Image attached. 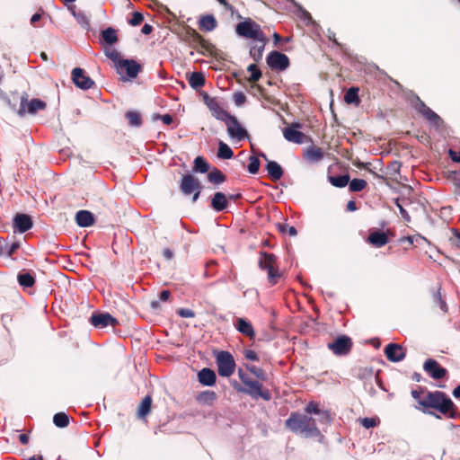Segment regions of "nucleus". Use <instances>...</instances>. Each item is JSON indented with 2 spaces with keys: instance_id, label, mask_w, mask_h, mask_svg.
<instances>
[{
  "instance_id": "nucleus-11",
  "label": "nucleus",
  "mask_w": 460,
  "mask_h": 460,
  "mask_svg": "<svg viewBox=\"0 0 460 460\" xmlns=\"http://www.w3.org/2000/svg\"><path fill=\"white\" fill-rule=\"evenodd\" d=\"M414 108L435 127L439 128L442 126V119L435 111L429 108L419 97H416Z\"/></svg>"
},
{
  "instance_id": "nucleus-41",
  "label": "nucleus",
  "mask_w": 460,
  "mask_h": 460,
  "mask_svg": "<svg viewBox=\"0 0 460 460\" xmlns=\"http://www.w3.org/2000/svg\"><path fill=\"white\" fill-rule=\"evenodd\" d=\"M208 169L209 164L202 156H198L195 158L193 165V170L195 172L205 173L208 171Z\"/></svg>"
},
{
  "instance_id": "nucleus-2",
  "label": "nucleus",
  "mask_w": 460,
  "mask_h": 460,
  "mask_svg": "<svg viewBox=\"0 0 460 460\" xmlns=\"http://www.w3.org/2000/svg\"><path fill=\"white\" fill-rule=\"evenodd\" d=\"M286 426L292 432L304 438H314L321 434L315 420L299 412H292L286 420Z\"/></svg>"
},
{
  "instance_id": "nucleus-12",
  "label": "nucleus",
  "mask_w": 460,
  "mask_h": 460,
  "mask_svg": "<svg viewBox=\"0 0 460 460\" xmlns=\"http://www.w3.org/2000/svg\"><path fill=\"white\" fill-rule=\"evenodd\" d=\"M204 103L211 111L212 115L218 120L225 121L230 114L225 111L215 97H210L208 93L202 94Z\"/></svg>"
},
{
  "instance_id": "nucleus-32",
  "label": "nucleus",
  "mask_w": 460,
  "mask_h": 460,
  "mask_svg": "<svg viewBox=\"0 0 460 460\" xmlns=\"http://www.w3.org/2000/svg\"><path fill=\"white\" fill-rule=\"evenodd\" d=\"M305 412L309 414L321 415L323 421L328 423L330 421V416L326 411H323L319 409L318 404L314 402H310L305 407Z\"/></svg>"
},
{
  "instance_id": "nucleus-10",
  "label": "nucleus",
  "mask_w": 460,
  "mask_h": 460,
  "mask_svg": "<svg viewBox=\"0 0 460 460\" xmlns=\"http://www.w3.org/2000/svg\"><path fill=\"white\" fill-rule=\"evenodd\" d=\"M227 127V133L231 138L242 141L248 137V132L243 128L234 116L230 115L224 121Z\"/></svg>"
},
{
  "instance_id": "nucleus-14",
  "label": "nucleus",
  "mask_w": 460,
  "mask_h": 460,
  "mask_svg": "<svg viewBox=\"0 0 460 460\" xmlns=\"http://www.w3.org/2000/svg\"><path fill=\"white\" fill-rule=\"evenodd\" d=\"M423 369L435 380L442 379L447 375V370L433 358H429L424 362Z\"/></svg>"
},
{
  "instance_id": "nucleus-7",
  "label": "nucleus",
  "mask_w": 460,
  "mask_h": 460,
  "mask_svg": "<svg viewBox=\"0 0 460 460\" xmlns=\"http://www.w3.org/2000/svg\"><path fill=\"white\" fill-rule=\"evenodd\" d=\"M353 342L350 337L347 335H339L332 342L327 344V348L338 357L347 356L350 353Z\"/></svg>"
},
{
  "instance_id": "nucleus-18",
  "label": "nucleus",
  "mask_w": 460,
  "mask_h": 460,
  "mask_svg": "<svg viewBox=\"0 0 460 460\" xmlns=\"http://www.w3.org/2000/svg\"><path fill=\"white\" fill-rule=\"evenodd\" d=\"M385 354L391 362H400L406 356L404 349L397 343H389L386 345Z\"/></svg>"
},
{
  "instance_id": "nucleus-22",
  "label": "nucleus",
  "mask_w": 460,
  "mask_h": 460,
  "mask_svg": "<svg viewBox=\"0 0 460 460\" xmlns=\"http://www.w3.org/2000/svg\"><path fill=\"white\" fill-rule=\"evenodd\" d=\"M261 156L268 162L266 165V170L268 172L269 176L273 181L280 180L284 173L282 167L275 161H269L265 154L261 153Z\"/></svg>"
},
{
  "instance_id": "nucleus-30",
  "label": "nucleus",
  "mask_w": 460,
  "mask_h": 460,
  "mask_svg": "<svg viewBox=\"0 0 460 460\" xmlns=\"http://www.w3.org/2000/svg\"><path fill=\"white\" fill-rule=\"evenodd\" d=\"M358 92V87L352 86L349 88L344 95L345 102L348 104H354L355 106H358L360 104Z\"/></svg>"
},
{
  "instance_id": "nucleus-19",
  "label": "nucleus",
  "mask_w": 460,
  "mask_h": 460,
  "mask_svg": "<svg viewBox=\"0 0 460 460\" xmlns=\"http://www.w3.org/2000/svg\"><path fill=\"white\" fill-rule=\"evenodd\" d=\"M299 127L298 124H293L290 127H287L284 128L283 135L284 137L292 143L296 144H302L305 141V135L299 131L297 128Z\"/></svg>"
},
{
  "instance_id": "nucleus-42",
  "label": "nucleus",
  "mask_w": 460,
  "mask_h": 460,
  "mask_svg": "<svg viewBox=\"0 0 460 460\" xmlns=\"http://www.w3.org/2000/svg\"><path fill=\"white\" fill-rule=\"evenodd\" d=\"M53 422L58 428H65L69 424V417L65 412H58L53 417Z\"/></svg>"
},
{
  "instance_id": "nucleus-27",
  "label": "nucleus",
  "mask_w": 460,
  "mask_h": 460,
  "mask_svg": "<svg viewBox=\"0 0 460 460\" xmlns=\"http://www.w3.org/2000/svg\"><path fill=\"white\" fill-rule=\"evenodd\" d=\"M217 26V19L213 14L202 15L199 21V27L204 31H212Z\"/></svg>"
},
{
  "instance_id": "nucleus-54",
  "label": "nucleus",
  "mask_w": 460,
  "mask_h": 460,
  "mask_svg": "<svg viewBox=\"0 0 460 460\" xmlns=\"http://www.w3.org/2000/svg\"><path fill=\"white\" fill-rule=\"evenodd\" d=\"M177 314L183 318H193L195 317L194 311L189 308H180L177 310Z\"/></svg>"
},
{
  "instance_id": "nucleus-36",
  "label": "nucleus",
  "mask_w": 460,
  "mask_h": 460,
  "mask_svg": "<svg viewBox=\"0 0 460 460\" xmlns=\"http://www.w3.org/2000/svg\"><path fill=\"white\" fill-rule=\"evenodd\" d=\"M152 405V398L149 395H146L141 402L139 407H138V417L144 418L146 417L151 410Z\"/></svg>"
},
{
  "instance_id": "nucleus-35",
  "label": "nucleus",
  "mask_w": 460,
  "mask_h": 460,
  "mask_svg": "<svg viewBox=\"0 0 460 460\" xmlns=\"http://www.w3.org/2000/svg\"><path fill=\"white\" fill-rule=\"evenodd\" d=\"M234 152L230 146L223 141H219L217 149V157L220 159H231Z\"/></svg>"
},
{
  "instance_id": "nucleus-50",
  "label": "nucleus",
  "mask_w": 460,
  "mask_h": 460,
  "mask_svg": "<svg viewBox=\"0 0 460 460\" xmlns=\"http://www.w3.org/2000/svg\"><path fill=\"white\" fill-rule=\"evenodd\" d=\"M394 203H395L396 207L398 208L399 212H400L402 217L403 218V220L407 223H410L411 217H410L409 213L403 208L402 204L400 202V199H396Z\"/></svg>"
},
{
  "instance_id": "nucleus-55",
  "label": "nucleus",
  "mask_w": 460,
  "mask_h": 460,
  "mask_svg": "<svg viewBox=\"0 0 460 460\" xmlns=\"http://www.w3.org/2000/svg\"><path fill=\"white\" fill-rule=\"evenodd\" d=\"M154 119H161L164 124L170 125L172 123V117L170 114L159 115L155 114Z\"/></svg>"
},
{
  "instance_id": "nucleus-63",
  "label": "nucleus",
  "mask_w": 460,
  "mask_h": 460,
  "mask_svg": "<svg viewBox=\"0 0 460 460\" xmlns=\"http://www.w3.org/2000/svg\"><path fill=\"white\" fill-rule=\"evenodd\" d=\"M426 394V392L423 391H417L412 390L411 391V396L417 400V402L420 403V400L422 399L423 395Z\"/></svg>"
},
{
  "instance_id": "nucleus-20",
  "label": "nucleus",
  "mask_w": 460,
  "mask_h": 460,
  "mask_svg": "<svg viewBox=\"0 0 460 460\" xmlns=\"http://www.w3.org/2000/svg\"><path fill=\"white\" fill-rule=\"evenodd\" d=\"M266 43V36L262 37V40H256L250 43V56L255 62L261 60Z\"/></svg>"
},
{
  "instance_id": "nucleus-3",
  "label": "nucleus",
  "mask_w": 460,
  "mask_h": 460,
  "mask_svg": "<svg viewBox=\"0 0 460 460\" xmlns=\"http://www.w3.org/2000/svg\"><path fill=\"white\" fill-rule=\"evenodd\" d=\"M233 386L238 393L248 394L254 400L261 398L265 401H270L271 399L270 392L267 388H264L262 384L258 380L251 381L246 386H243L234 381Z\"/></svg>"
},
{
  "instance_id": "nucleus-40",
  "label": "nucleus",
  "mask_w": 460,
  "mask_h": 460,
  "mask_svg": "<svg viewBox=\"0 0 460 460\" xmlns=\"http://www.w3.org/2000/svg\"><path fill=\"white\" fill-rule=\"evenodd\" d=\"M329 181L333 186L342 188L348 185L349 176L348 174L330 176Z\"/></svg>"
},
{
  "instance_id": "nucleus-60",
  "label": "nucleus",
  "mask_w": 460,
  "mask_h": 460,
  "mask_svg": "<svg viewBox=\"0 0 460 460\" xmlns=\"http://www.w3.org/2000/svg\"><path fill=\"white\" fill-rule=\"evenodd\" d=\"M41 19V14L40 13H34L31 18V24L33 27H41L42 25H39L38 22H40Z\"/></svg>"
},
{
  "instance_id": "nucleus-15",
  "label": "nucleus",
  "mask_w": 460,
  "mask_h": 460,
  "mask_svg": "<svg viewBox=\"0 0 460 460\" xmlns=\"http://www.w3.org/2000/svg\"><path fill=\"white\" fill-rule=\"evenodd\" d=\"M33 226V221L31 216L24 213H17L13 220L14 233L23 234Z\"/></svg>"
},
{
  "instance_id": "nucleus-29",
  "label": "nucleus",
  "mask_w": 460,
  "mask_h": 460,
  "mask_svg": "<svg viewBox=\"0 0 460 460\" xmlns=\"http://www.w3.org/2000/svg\"><path fill=\"white\" fill-rule=\"evenodd\" d=\"M304 157L309 162L317 163L323 158V149L317 146H310L304 152Z\"/></svg>"
},
{
  "instance_id": "nucleus-33",
  "label": "nucleus",
  "mask_w": 460,
  "mask_h": 460,
  "mask_svg": "<svg viewBox=\"0 0 460 460\" xmlns=\"http://www.w3.org/2000/svg\"><path fill=\"white\" fill-rule=\"evenodd\" d=\"M102 39L108 45H113L118 41L116 30L109 27L102 31Z\"/></svg>"
},
{
  "instance_id": "nucleus-46",
  "label": "nucleus",
  "mask_w": 460,
  "mask_h": 460,
  "mask_svg": "<svg viewBox=\"0 0 460 460\" xmlns=\"http://www.w3.org/2000/svg\"><path fill=\"white\" fill-rule=\"evenodd\" d=\"M349 183V190L352 192H358L363 190L367 186V181L363 179H353Z\"/></svg>"
},
{
  "instance_id": "nucleus-34",
  "label": "nucleus",
  "mask_w": 460,
  "mask_h": 460,
  "mask_svg": "<svg viewBox=\"0 0 460 460\" xmlns=\"http://www.w3.org/2000/svg\"><path fill=\"white\" fill-rule=\"evenodd\" d=\"M189 84L193 89H198L205 84V77L200 72H193L190 78Z\"/></svg>"
},
{
  "instance_id": "nucleus-16",
  "label": "nucleus",
  "mask_w": 460,
  "mask_h": 460,
  "mask_svg": "<svg viewBox=\"0 0 460 460\" xmlns=\"http://www.w3.org/2000/svg\"><path fill=\"white\" fill-rule=\"evenodd\" d=\"M72 80L78 88L83 90L90 89L94 84V82L85 75L84 69L80 67H75L73 69Z\"/></svg>"
},
{
  "instance_id": "nucleus-6",
  "label": "nucleus",
  "mask_w": 460,
  "mask_h": 460,
  "mask_svg": "<svg viewBox=\"0 0 460 460\" xmlns=\"http://www.w3.org/2000/svg\"><path fill=\"white\" fill-rule=\"evenodd\" d=\"M217 372L220 376L229 377L235 370V361L233 355L225 350L218 351L216 355Z\"/></svg>"
},
{
  "instance_id": "nucleus-24",
  "label": "nucleus",
  "mask_w": 460,
  "mask_h": 460,
  "mask_svg": "<svg viewBox=\"0 0 460 460\" xmlns=\"http://www.w3.org/2000/svg\"><path fill=\"white\" fill-rule=\"evenodd\" d=\"M235 328L242 334L253 339L255 336L254 329L250 322L244 318H237L234 324Z\"/></svg>"
},
{
  "instance_id": "nucleus-59",
  "label": "nucleus",
  "mask_w": 460,
  "mask_h": 460,
  "mask_svg": "<svg viewBox=\"0 0 460 460\" xmlns=\"http://www.w3.org/2000/svg\"><path fill=\"white\" fill-rule=\"evenodd\" d=\"M364 389L371 395L374 396L376 394V389L374 387L373 380L365 382Z\"/></svg>"
},
{
  "instance_id": "nucleus-38",
  "label": "nucleus",
  "mask_w": 460,
  "mask_h": 460,
  "mask_svg": "<svg viewBox=\"0 0 460 460\" xmlns=\"http://www.w3.org/2000/svg\"><path fill=\"white\" fill-rule=\"evenodd\" d=\"M17 278L19 284L23 288H31L35 283L34 277L29 272H21Z\"/></svg>"
},
{
  "instance_id": "nucleus-31",
  "label": "nucleus",
  "mask_w": 460,
  "mask_h": 460,
  "mask_svg": "<svg viewBox=\"0 0 460 460\" xmlns=\"http://www.w3.org/2000/svg\"><path fill=\"white\" fill-rule=\"evenodd\" d=\"M196 400L201 404L212 405L217 400V394L214 391H203L197 395Z\"/></svg>"
},
{
  "instance_id": "nucleus-48",
  "label": "nucleus",
  "mask_w": 460,
  "mask_h": 460,
  "mask_svg": "<svg viewBox=\"0 0 460 460\" xmlns=\"http://www.w3.org/2000/svg\"><path fill=\"white\" fill-rule=\"evenodd\" d=\"M359 421H360V424L365 429L375 428L380 423V420L377 417H373V418L366 417V418L360 419Z\"/></svg>"
},
{
  "instance_id": "nucleus-25",
  "label": "nucleus",
  "mask_w": 460,
  "mask_h": 460,
  "mask_svg": "<svg viewBox=\"0 0 460 460\" xmlns=\"http://www.w3.org/2000/svg\"><path fill=\"white\" fill-rule=\"evenodd\" d=\"M367 241L375 247H382L388 243V236L383 231L371 232L367 237Z\"/></svg>"
},
{
  "instance_id": "nucleus-47",
  "label": "nucleus",
  "mask_w": 460,
  "mask_h": 460,
  "mask_svg": "<svg viewBox=\"0 0 460 460\" xmlns=\"http://www.w3.org/2000/svg\"><path fill=\"white\" fill-rule=\"evenodd\" d=\"M247 70L251 73V75H250V78H249L250 82L256 83L261 77V70L259 69V67L257 66L256 64H251L248 66Z\"/></svg>"
},
{
  "instance_id": "nucleus-64",
  "label": "nucleus",
  "mask_w": 460,
  "mask_h": 460,
  "mask_svg": "<svg viewBox=\"0 0 460 460\" xmlns=\"http://www.w3.org/2000/svg\"><path fill=\"white\" fill-rule=\"evenodd\" d=\"M163 256L164 257V259L170 261V260H172L173 258L174 253H173V252L171 249L165 248L163 251Z\"/></svg>"
},
{
  "instance_id": "nucleus-58",
  "label": "nucleus",
  "mask_w": 460,
  "mask_h": 460,
  "mask_svg": "<svg viewBox=\"0 0 460 460\" xmlns=\"http://www.w3.org/2000/svg\"><path fill=\"white\" fill-rule=\"evenodd\" d=\"M234 100L235 104L240 106L245 102L246 97L243 93L239 92L234 93Z\"/></svg>"
},
{
  "instance_id": "nucleus-23",
  "label": "nucleus",
  "mask_w": 460,
  "mask_h": 460,
  "mask_svg": "<svg viewBox=\"0 0 460 460\" xmlns=\"http://www.w3.org/2000/svg\"><path fill=\"white\" fill-rule=\"evenodd\" d=\"M199 382L207 386L214 385L217 380V376L211 368L204 367L198 373Z\"/></svg>"
},
{
  "instance_id": "nucleus-56",
  "label": "nucleus",
  "mask_w": 460,
  "mask_h": 460,
  "mask_svg": "<svg viewBox=\"0 0 460 460\" xmlns=\"http://www.w3.org/2000/svg\"><path fill=\"white\" fill-rule=\"evenodd\" d=\"M74 15L75 17L77 18V21L79 22V23L84 27V28H88L90 23H89V20L87 19V17L84 14V13H78V14H75L74 13Z\"/></svg>"
},
{
  "instance_id": "nucleus-62",
  "label": "nucleus",
  "mask_w": 460,
  "mask_h": 460,
  "mask_svg": "<svg viewBox=\"0 0 460 460\" xmlns=\"http://www.w3.org/2000/svg\"><path fill=\"white\" fill-rule=\"evenodd\" d=\"M449 156L452 161L460 163V151H454L452 149L449 150Z\"/></svg>"
},
{
  "instance_id": "nucleus-9",
  "label": "nucleus",
  "mask_w": 460,
  "mask_h": 460,
  "mask_svg": "<svg viewBox=\"0 0 460 460\" xmlns=\"http://www.w3.org/2000/svg\"><path fill=\"white\" fill-rule=\"evenodd\" d=\"M46 108V102L40 99H31L28 100V96L24 93L21 97L20 108L18 110V114L20 116H23L26 112L30 114H35L39 111H42Z\"/></svg>"
},
{
  "instance_id": "nucleus-8",
  "label": "nucleus",
  "mask_w": 460,
  "mask_h": 460,
  "mask_svg": "<svg viewBox=\"0 0 460 460\" xmlns=\"http://www.w3.org/2000/svg\"><path fill=\"white\" fill-rule=\"evenodd\" d=\"M180 187L181 190L185 195H190L193 193V202L197 201L202 189L200 181L191 174H185L182 176Z\"/></svg>"
},
{
  "instance_id": "nucleus-43",
  "label": "nucleus",
  "mask_w": 460,
  "mask_h": 460,
  "mask_svg": "<svg viewBox=\"0 0 460 460\" xmlns=\"http://www.w3.org/2000/svg\"><path fill=\"white\" fill-rule=\"evenodd\" d=\"M245 367L250 373L254 375L259 380H261V381L267 380V377H268L267 374L262 368L258 367L254 365H249V364H245Z\"/></svg>"
},
{
  "instance_id": "nucleus-21",
  "label": "nucleus",
  "mask_w": 460,
  "mask_h": 460,
  "mask_svg": "<svg viewBox=\"0 0 460 460\" xmlns=\"http://www.w3.org/2000/svg\"><path fill=\"white\" fill-rule=\"evenodd\" d=\"M119 68L121 70H125L128 77L135 78L138 75L141 66L135 60L122 59L119 61Z\"/></svg>"
},
{
  "instance_id": "nucleus-28",
  "label": "nucleus",
  "mask_w": 460,
  "mask_h": 460,
  "mask_svg": "<svg viewBox=\"0 0 460 460\" xmlns=\"http://www.w3.org/2000/svg\"><path fill=\"white\" fill-rule=\"evenodd\" d=\"M228 206L226 196L222 192H216L211 199V207L217 212L224 211Z\"/></svg>"
},
{
  "instance_id": "nucleus-49",
  "label": "nucleus",
  "mask_w": 460,
  "mask_h": 460,
  "mask_svg": "<svg viewBox=\"0 0 460 460\" xmlns=\"http://www.w3.org/2000/svg\"><path fill=\"white\" fill-rule=\"evenodd\" d=\"M248 172L252 174H256L260 169V160L256 156L249 158Z\"/></svg>"
},
{
  "instance_id": "nucleus-44",
  "label": "nucleus",
  "mask_w": 460,
  "mask_h": 460,
  "mask_svg": "<svg viewBox=\"0 0 460 460\" xmlns=\"http://www.w3.org/2000/svg\"><path fill=\"white\" fill-rule=\"evenodd\" d=\"M190 39H191V41L193 44L196 45V47H200L202 49H207L208 47V42L204 40V38L199 33L197 32L195 30H191L190 31Z\"/></svg>"
},
{
  "instance_id": "nucleus-39",
  "label": "nucleus",
  "mask_w": 460,
  "mask_h": 460,
  "mask_svg": "<svg viewBox=\"0 0 460 460\" xmlns=\"http://www.w3.org/2000/svg\"><path fill=\"white\" fill-rule=\"evenodd\" d=\"M208 179L212 183L220 184L226 181V176L220 170L214 168L208 172Z\"/></svg>"
},
{
  "instance_id": "nucleus-5",
  "label": "nucleus",
  "mask_w": 460,
  "mask_h": 460,
  "mask_svg": "<svg viewBox=\"0 0 460 460\" xmlns=\"http://www.w3.org/2000/svg\"><path fill=\"white\" fill-rule=\"evenodd\" d=\"M259 267L262 270H266L268 280L271 286L276 285L281 277V273L276 268V256L272 253L261 252L259 260Z\"/></svg>"
},
{
  "instance_id": "nucleus-13",
  "label": "nucleus",
  "mask_w": 460,
  "mask_h": 460,
  "mask_svg": "<svg viewBox=\"0 0 460 460\" xmlns=\"http://www.w3.org/2000/svg\"><path fill=\"white\" fill-rule=\"evenodd\" d=\"M267 64L272 70L283 71L289 66V59L287 55L274 50L268 55Z\"/></svg>"
},
{
  "instance_id": "nucleus-1",
  "label": "nucleus",
  "mask_w": 460,
  "mask_h": 460,
  "mask_svg": "<svg viewBox=\"0 0 460 460\" xmlns=\"http://www.w3.org/2000/svg\"><path fill=\"white\" fill-rule=\"evenodd\" d=\"M420 404L424 408L434 409L450 419H456L459 415L453 401L441 391H426Z\"/></svg>"
},
{
  "instance_id": "nucleus-37",
  "label": "nucleus",
  "mask_w": 460,
  "mask_h": 460,
  "mask_svg": "<svg viewBox=\"0 0 460 460\" xmlns=\"http://www.w3.org/2000/svg\"><path fill=\"white\" fill-rule=\"evenodd\" d=\"M20 248L19 242H13L12 243H4L1 246L0 255L12 257L16 251Z\"/></svg>"
},
{
  "instance_id": "nucleus-61",
  "label": "nucleus",
  "mask_w": 460,
  "mask_h": 460,
  "mask_svg": "<svg viewBox=\"0 0 460 460\" xmlns=\"http://www.w3.org/2000/svg\"><path fill=\"white\" fill-rule=\"evenodd\" d=\"M453 183L456 187V194L460 195V174H456L453 178Z\"/></svg>"
},
{
  "instance_id": "nucleus-45",
  "label": "nucleus",
  "mask_w": 460,
  "mask_h": 460,
  "mask_svg": "<svg viewBox=\"0 0 460 460\" xmlns=\"http://www.w3.org/2000/svg\"><path fill=\"white\" fill-rule=\"evenodd\" d=\"M125 116L130 126L140 127L142 125V119L138 112L128 111Z\"/></svg>"
},
{
  "instance_id": "nucleus-26",
  "label": "nucleus",
  "mask_w": 460,
  "mask_h": 460,
  "mask_svg": "<svg viewBox=\"0 0 460 460\" xmlns=\"http://www.w3.org/2000/svg\"><path fill=\"white\" fill-rule=\"evenodd\" d=\"M75 222L81 227L91 226L94 223L93 215L88 210H79L75 214Z\"/></svg>"
},
{
  "instance_id": "nucleus-53",
  "label": "nucleus",
  "mask_w": 460,
  "mask_h": 460,
  "mask_svg": "<svg viewBox=\"0 0 460 460\" xmlns=\"http://www.w3.org/2000/svg\"><path fill=\"white\" fill-rule=\"evenodd\" d=\"M238 376L241 382L243 383V386H246L251 381L253 380L252 379L250 375L244 372L242 368L238 369Z\"/></svg>"
},
{
  "instance_id": "nucleus-51",
  "label": "nucleus",
  "mask_w": 460,
  "mask_h": 460,
  "mask_svg": "<svg viewBox=\"0 0 460 460\" xmlns=\"http://www.w3.org/2000/svg\"><path fill=\"white\" fill-rule=\"evenodd\" d=\"M144 20V15L139 12H135L132 14L131 19L128 21L129 24L132 26L139 25Z\"/></svg>"
},
{
  "instance_id": "nucleus-57",
  "label": "nucleus",
  "mask_w": 460,
  "mask_h": 460,
  "mask_svg": "<svg viewBox=\"0 0 460 460\" xmlns=\"http://www.w3.org/2000/svg\"><path fill=\"white\" fill-rule=\"evenodd\" d=\"M244 357L246 359L251 360V361H258L259 360L258 354L254 350H252V349H245Z\"/></svg>"
},
{
  "instance_id": "nucleus-17",
  "label": "nucleus",
  "mask_w": 460,
  "mask_h": 460,
  "mask_svg": "<svg viewBox=\"0 0 460 460\" xmlns=\"http://www.w3.org/2000/svg\"><path fill=\"white\" fill-rule=\"evenodd\" d=\"M90 323L96 328H105L109 325L115 326L118 323V320L109 313H99L93 314L91 316Z\"/></svg>"
},
{
  "instance_id": "nucleus-4",
  "label": "nucleus",
  "mask_w": 460,
  "mask_h": 460,
  "mask_svg": "<svg viewBox=\"0 0 460 460\" xmlns=\"http://www.w3.org/2000/svg\"><path fill=\"white\" fill-rule=\"evenodd\" d=\"M235 31L238 36L252 40L253 41L262 40V37L265 36L261 25L250 18L238 22L235 27Z\"/></svg>"
},
{
  "instance_id": "nucleus-52",
  "label": "nucleus",
  "mask_w": 460,
  "mask_h": 460,
  "mask_svg": "<svg viewBox=\"0 0 460 460\" xmlns=\"http://www.w3.org/2000/svg\"><path fill=\"white\" fill-rule=\"evenodd\" d=\"M279 230L282 233H288L290 236H296L297 234L296 228L293 226L279 225Z\"/></svg>"
}]
</instances>
